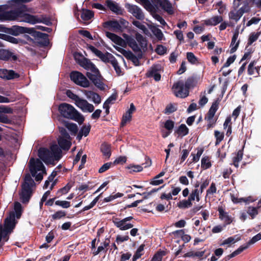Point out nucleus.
<instances>
[{
	"label": "nucleus",
	"mask_w": 261,
	"mask_h": 261,
	"mask_svg": "<svg viewBox=\"0 0 261 261\" xmlns=\"http://www.w3.org/2000/svg\"><path fill=\"white\" fill-rule=\"evenodd\" d=\"M32 0H10L7 4L0 5V20H17L32 24L42 22V19L22 12L27 9L24 4Z\"/></svg>",
	"instance_id": "nucleus-1"
},
{
	"label": "nucleus",
	"mask_w": 261,
	"mask_h": 261,
	"mask_svg": "<svg viewBox=\"0 0 261 261\" xmlns=\"http://www.w3.org/2000/svg\"><path fill=\"white\" fill-rule=\"evenodd\" d=\"M81 58V60H78V62L82 67L90 71L87 72V77L97 88L101 90H105L107 86L103 83V79L100 74L98 69L89 60L83 57Z\"/></svg>",
	"instance_id": "nucleus-2"
},
{
	"label": "nucleus",
	"mask_w": 261,
	"mask_h": 261,
	"mask_svg": "<svg viewBox=\"0 0 261 261\" xmlns=\"http://www.w3.org/2000/svg\"><path fill=\"white\" fill-rule=\"evenodd\" d=\"M39 158L46 164H54L55 161H59L62 157L61 150L56 144L50 146V149L40 148L38 150Z\"/></svg>",
	"instance_id": "nucleus-3"
},
{
	"label": "nucleus",
	"mask_w": 261,
	"mask_h": 261,
	"mask_svg": "<svg viewBox=\"0 0 261 261\" xmlns=\"http://www.w3.org/2000/svg\"><path fill=\"white\" fill-rule=\"evenodd\" d=\"M61 115L65 118L74 120L79 123H82L84 118L82 114L71 105L63 103L59 107Z\"/></svg>",
	"instance_id": "nucleus-4"
},
{
	"label": "nucleus",
	"mask_w": 261,
	"mask_h": 261,
	"mask_svg": "<svg viewBox=\"0 0 261 261\" xmlns=\"http://www.w3.org/2000/svg\"><path fill=\"white\" fill-rule=\"evenodd\" d=\"M194 82L193 78H189L185 83L182 81L174 83L172 87V91L174 95L179 98H185L189 95L188 89Z\"/></svg>",
	"instance_id": "nucleus-5"
},
{
	"label": "nucleus",
	"mask_w": 261,
	"mask_h": 261,
	"mask_svg": "<svg viewBox=\"0 0 261 261\" xmlns=\"http://www.w3.org/2000/svg\"><path fill=\"white\" fill-rule=\"evenodd\" d=\"M127 41V44L132 49L136 52L144 50L147 47V40L140 34L137 33L136 34L135 38L136 40L133 38L128 36L127 35H123Z\"/></svg>",
	"instance_id": "nucleus-6"
},
{
	"label": "nucleus",
	"mask_w": 261,
	"mask_h": 261,
	"mask_svg": "<svg viewBox=\"0 0 261 261\" xmlns=\"http://www.w3.org/2000/svg\"><path fill=\"white\" fill-rule=\"evenodd\" d=\"M30 170L32 175L37 181L41 180L44 174H46L45 167L39 159L31 158L29 162Z\"/></svg>",
	"instance_id": "nucleus-7"
},
{
	"label": "nucleus",
	"mask_w": 261,
	"mask_h": 261,
	"mask_svg": "<svg viewBox=\"0 0 261 261\" xmlns=\"http://www.w3.org/2000/svg\"><path fill=\"white\" fill-rule=\"evenodd\" d=\"M144 7V8L150 12L153 17L160 22V23L163 26L167 25L164 19L160 15L156 14V7L152 5L149 0H137Z\"/></svg>",
	"instance_id": "nucleus-8"
},
{
	"label": "nucleus",
	"mask_w": 261,
	"mask_h": 261,
	"mask_svg": "<svg viewBox=\"0 0 261 261\" xmlns=\"http://www.w3.org/2000/svg\"><path fill=\"white\" fill-rule=\"evenodd\" d=\"M59 131L61 136L58 139V144L62 149L68 150L71 145V138L65 128L59 127Z\"/></svg>",
	"instance_id": "nucleus-9"
},
{
	"label": "nucleus",
	"mask_w": 261,
	"mask_h": 261,
	"mask_svg": "<svg viewBox=\"0 0 261 261\" xmlns=\"http://www.w3.org/2000/svg\"><path fill=\"white\" fill-rule=\"evenodd\" d=\"M219 105V102L218 100L213 102L205 117V120L207 122V129L213 127L216 123V120L214 118V116L218 109Z\"/></svg>",
	"instance_id": "nucleus-10"
},
{
	"label": "nucleus",
	"mask_w": 261,
	"mask_h": 261,
	"mask_svg": "<svg viewBox=\"0 0 261 261\" xmlns=\"http://www.w3.org/2000/svg\"><path fill=\"white\" fill-rule=\"evenodd\" d=\"M71 80L77 85L84 88L89 87L90 82L82 73L79 71H73L70 74Z\"/></svg>",
	"instance_id": "nucleus-11"
},
{
	"label": "nucleus",
	"mask_w": 261,
	"mask_h": 261,
	"mask_svg": "<svg viewBox=\"0 0 261 261\" xmlns=\"http://www.w3.org/2000/svg\"><path fill=\"white\" fill-rule=\"evenodd\" d=\"M133 219V217L132 216L126 217L123 219L114 218L112 221L114 225L120 230H126L133 227V224L129 222Z\"/></svg>",
	"instance_id": "nucleus-12"
},
{
	"label": "nucleus",
	"mask_w": 261,
	"mask_h": 261,
	"mask_svg": "<svg viewBox=\"0 0 261 261\" xmlns=\"http://www.w3.org/2000/svg\"><path fill=\"white\" fill-rule=\"evenodd\" d=\"M126 8L128 12L139 20H143L145 16L142 10L137 5L127 4Z\"/></svg>",
	"instance_id": "nucleus-13"
},
{
	"label": "nucleus",
	"mask_w": 261,
	"mask_h": 261,
	"mask_svg": "<svg viewBox=\"0 0 261 261\" xmlns=\"http://www.w3.org/2000/svg\"><path fill=\"white\" fill-rule=\"evenodd\" d=\"M162 67L159 64L152 66L148 70L146 75L148 77H153L155 81H159L161 80L160 72Z\"/></svg>",
	"instance_id": "nucleus-14"
},
{
	"label": "nucleus",
	"mask_w": 261,
	"mask_h": 261,
	"mask_svg": "<svg viewBox=\"0 0 261 261\" xmlns=\"http://www.w3.org/2000/svg\"><path fill=\"white\" fill-rule=\"evenodd\" d=\"M75 105L84 112L91 113L94 109L92 104L89 103L86 100L81 98L76 101Z\"/></svg>",
	"instance_id": "nucleus-15"
},
{
	"label": "nucleus",
	"mask_w": 261,
	"mask_h": 261,
	"mask_svg": "<svg viewBox=\"0 0 261 261\" xmlns=\"http://www.w3.org/2000/svg\"><path fill=\"white\" fill-rule=\"evenodd\" d=\"M106 35L114 43L120 46V47H125L126 46L127 44V41L124 40L121 37L117 36V35L111 32H106Z\"/></svg>",
	"instance_id": "nucleus-16"
},
{
	"label": "nucleus",
	"mask_w": 261,
	"mask_h": 261,
	"mask_svg": "<svg viewBox=\"0 0 261 261\" xmlns=\"http://www.w3.org/2000/svg\"><path fill=\"white\" fill-rule=\"evenodd\" d=\"M82 92L87 99L92 100L94 103L98 105L101 102V97L97 93L88 90H83Z\"/></svg>",
	"instance_id": "nucleus-17"
},
{
	"label": "nucleus",
	"mask_w": 261,
	"mask_h": 261,
	"mask_svg": "<svg viewBox=\"0 0 261 261\" xmlns=\"http://www.w3.org/2000/svg\"><path fill=\"white\" fill-rule=\"evenodd\" d=\"M115 48L122 54L125 58L133 61L136 65L139 62L136 56L129 50H126L118 46H114Z\"/></svg>",
	"instance_id": "nucleus-18"
},
{
	"label": "nucleus",
	"mask_w": 261,
	"mask_h": 261,
	"mask_svg": "<svg viewBox=\"0 0 261 261\" xmlns=\"http://www.w3.org/2000/svg\"><path fill=\"white\" fill-rule=\"evenodd\" d=\"M31 188L27 185H22V190L20 194V197L22 202H27L31 195Z\"/></svg>",
	"instance_id": "nucleus-19"
},
{
	"label": "nucleus",
	"mask_w": 261,
	"mask_h": 261,
	"mask_svg": "<svg viewBox=\"0 0 261 261\" xmlns=\"http://www.w3.org/2000/svg\"><path fill=\"white\" fill-rule=\"evenodd\" d=\"M218 211L219 214V218L224 221L226 225L230 224L233 219L226 212L223 208L222 206H219Z\"/></svg>",
	"instance_id": "nucleus-20"
},
{
	"label": "nucleus",
	"mask_w": 261,
	"mask_h": 261,
	"mask_svg": "<svg viewBox=\"0 0 261 261\" xmlns=\"http://www.w3.org/2000/svg\"><path fill=\"white\" fill-rule=\"evenodd\" d=\"M103 27L114 32H121L120 27L118 23L117 20L107 21L103 23Z\"/></svg>",
	"instance_id": "nucleus-21"
},
{
	"label": "nucleus",
	"mask_w": 261,
	"mask_h": 261,
	"mask_svg": "<svg viewBox=\"0 0 261 261\" xmlns=\"http://www.w3.org/2000/svg\"><path fill=\"white\" fill-rule=\"evenodd\" d=\"M18 76V74L13 70H8L5 69H0V77L2 79L11 80Z\"/></svg>",
	"instance_id": "nucleus-22"
},
{
	"label": "nucleus",
	"mask_w": 261,
	"mask_h": 261,
	"mask_svg": "<svg viewBox=\"0 0 261 261\" xmlns=\"http://www.w3.org/2000/svg\"><path fill=\"white\" fill-rule=\"evenodd\" d=\"M11 59L15 61L17 59V57L9 50L0 49V60H9Z\"/></svg>",
	"instance_id": "nucleus-23"
},
{
	"label": "nucleus",
	"mask_w": 261,
	"mask_h": 261,
	"mask_svg": "<svg viewBox=\"0 0 261 261\" xmlns=\"http://www.w3.org/2000/svg\"><path fill=\"white\" fill-rule=\"evenodd\" d=\"M159 3L162 8L168 14H171L173 13L172 5L168 0H160Z\"/></svg>",
	"instance_id": "nucleus-24"
},
{
	"label": "nucleus",
	"mask_w": 261,
	"mask_h": 261,
	"mask_svg": "<svg viewBox=\"0 0 261 261\" xmlns=\"http://www.w3.org/2000/svg\"><path fill=\"white\" fill-rule=\"evenodd\" d=\"M239 36V31H236L234 33L230 44V52L231 53L236 51L239 44V41H237Z\"/></svg>",
	"instance_id": "nucleus-25"
},
{
	"label": "nucleus",
	"mask_w": 261,
	"mask_h": 261,
	"mask_svg": "<svg viewBox=\"0 0 261 261\" xmlns=\"http://www.w3.org/2000/svg\"><path fill=\"white\" fill-rule=\"evenodd\" d=\"M199 187V184H197L195 186V189L193 190L191 193L190 194L189 198L191 201H194L196 200L197 201H199L200 200V195L202 193L201 191H200L197 188Z\"/></svg>",
	"instance_id": "nucleus-26"
},
{
	"label": "nucleus",
	"mask_w": 261,
	"mask_h": 261,
	"mask_svg": "<svg viewBox=\"0 0 261 261\" xmlns=\"http://www.w3.org/2000/svg\"><path fill=\"white\" fill-rule=\"evenodd\" d=\"M223 21V18L221 16H215L205 20V23L208 25H216Z\"/></svg>",
	"instance_id": "nucleus-27"
},
{
	"label": "nucleus",
	"mask_w": 261,
	"mask_h": 261,
	"mask_svg": "<svg viewBox=\"0 0 261 261\" xmlns=\"http://www.w3.org/2000/svg\"><path fill=\"white\" fill-rule=\"evenodd\" d=\"M26 32V28L14 25L10 29L9 33L14 36H18Z\"/></svg>",
	"instance_id": "nucleus-28"
},
{
	"label": "nucleus",
	"mask_w": 261,
	"mask_h": 261,
	"mask_svg": "<svg viewBox=\"0 0 261 261\" xmlns=\"http://www.w3.org/2000/svg\"><path fill=\"white\" fill-rule=\"evenodd\" d=\"M177 206L181 209H186L192 206V201L188 198V199H184L179 201L177 204Z\"/></svg>",
	"instance_id": "nucleus-29"
},
{
	"label": "nucleus",
	"mask_w": 261,
	"mask_h": 261,
	"mask_svg": "<svg viewBox=\"0 0 261 261\" xmlns=\"http://www.w3.org/2000/svg\"><path fill=\"white\" fill-rule=\"evenodd\" d=\"M101 151L103 155L107 158L109 159L111 154V146L108 144L103 143L101 146Z\"/></svg>",
	"instance_id": "nucleus-30"
},
{
	"label": "nucleus",
	"mask_w": 261,
	"mask_h": 261,
	"mask_svg": "<svg viewBox=\"0 0 261 261\" xmlns=\"http://www.w3.org/2000/svg\"><path fill=\"white\" fill-rule=\"evenodd\" d=\"M243 151L241 150H240L238 151V152L234 155V156L232 158V162L233 165L236 167H239V163L242 160L243 158Z\"/></svg>",
	"instance_id": "nucleus-31"
},
{
	"label": "nucleus",
	"mask_w": 261,
	"mask_h": 261,
	"mask_svg": "<svg viewBox=\"0 0 261 261\" xmlns=\"http://www.w3.org/2000/svg\"><path fill=\"white\" fill-rule=\"evenodd\" d=\"M107 5L109 8L114 13L117 14L121 13V10L118 5L112 1H108Z\"/></svg>",
	"instance_id": "nucleus-32"
},
{
	"label": "nucleus",
	"mask_w": 261,
	"mask_h": 261,
	"mask_svg": "<svg viewBox=\"0 0 261 261\" xmlns=\"http://www.w3.org/2000/svg\"><path fill=\"white\" fill-rule=\"evenodd\" d=\"M242 15L239 10H234L230 11L229 13V18L237 21L240 19Z\"/></svg>",
	"instance_id": "nucleus-33"
},
{
	"label": "nucleus",
	"mask_w": 261,
	"mask_h": 261,
	"mask_svg": "<svg viewBox=\"0 0 261 261\" xmlns=\"http://www.w3.org/2000/svg\"><path fill=\"white\" fill-rule=\"evenodd\" d=\"M93 15L94 14L91 11L83 9L81 13V18L83 20L87 21L92 18Z\"/></svg>",
	"instance_id": "nucleus-34"
},
{
	"label": "nucleus",
	"mask_w": 261,
	"mask_h": 261,
	"mask_svg": "<svg viewBox=\"0 0 261 261\" xmlns=\"http://www.w3.org/2000/svg\"><path fill=\"white\" fill-rule=\"evenodd\" d=\"M178 136L183 137L187 135L189 133V129L185 124H181L176 131Z\"/></svg>",
	"instance_id": "nucleus-35"
},
{
	"label": "nucleus",
	"mask_w": 261,
	"mask_h": 261,
	"mask_svg": "<svg viewBox=\"0 0 261 261\" xmlns=\"http://www.w3.org/2000/svg\"><path fill=\"white\" fill-rule=\"evenodd\" d=\"M110 240L109 239H106L105 241L101 244L100 246H99L97 250L93 252V254L94 255H97L100 252L103 251L106 248H107L110 244Z\"/></svg>",
	"instance_id": "nucleus-36"
},
{
	"label": "nucleus",
	"mask_w": 261,
	"mask_h": 261,
	"mask_svg": "<svg viewBox=\"0 0 261 261\" xmlns=\"http://www.w3.org/2000/svg\"><path fill=\"white\" fill-rule=\"evenodd\" d=\"M90 130V125H85L80 130L78 135L77 138L80 140L82 137L84 136L86 137L89 133Z\"/></svg>",
	"instance_id": "nucleus-37"
},
{
	"label": "nucleus",
	"mask_w": 261,
	"mask_h": 261,
	"mask_svg": "<svg viewBox=\"0 0 261 261\" xmlns=\"http://www.w3.org/2000/svg\"><path fill=\"white\" fill-rule=\"evenodd\" d=\"M126 168L129 170L130 173L141 172L143 170V167L139 165L130 164Z\"/></svg>",
	"instance_id": "nucleus-38"
},
{
	"label": "nucleus",
	"mask_w": 261,
	"mask_h": 261,
	"mask_svg": "<svg viewBox=\"0 0 261 261\" xmlns=\"http://www.w3.org/2000/svg\"><path fill=\"white\" fill-rule=\"evenodd\" d=\"M111 61V64L114 67L117 74L119 76L123 74L122 70L120 66L119 65V64L115 58L113 60Z\"/></svg>",
	"instance_id": "nucleus-39"
},
{
	"label": "nucleus",
	"mask_w": 261,
	"mask_h": 261,
	"mask_svg": "<svg viewBox=\"0 0 261 261\" xmlns=\"http://www.w3.org/2000/svg\"><path fill=\"white\" fill-rule=\"evenodd\" d=\"M151 31L159 40H162L164 38V34L162 31L158 28L153 27L151 29Z\"/></svg>",
	"instance_id": "nucleus-40"
},
{
	"label": "nucleus",
	"mask_w": 261,
	"mask_h": 261,
	"mask_svg": "<svg viewBox=\"0 0 261 261\" xmlns=\"http://www.w3.org/2000/svg\"><path fill=\"white\" fill-rule=\"evenodd\" d=\"M258 209L259 207H255L250 206L248 208L247 213L249 216H251L252 219H254L255 217V216L258 214Z\"/></svg>",
	"instance_id": "nucleus-41"
},
{
	"label": "nucleus",
	"mask_w": 261,
	"mask_h": 261,
	"mask_svg": "<svg viewBox=\"0 0 261 261\" xmlns=\"http://www.w3.org/2000/svg\"><path fill=\"white\" fill-rule=\"evenodd\" d=\"M260 33V32H257V33H252L249 37L248 41V45H251L254 42L256 41L257 39L258 38Z\"/></svg>",
	"instance_id": "nucleus-42"
},
{
	"label": "nucleus",
	"mask_w": 261,
	"mask_h": 261,
	"mask_svg": "<svg viewBox=\"0 0 261 261\" xmlns=\"http://www.w3.org/2000/svg\"><path fill=\"white\" fill-rule=\"evenodd\" d=\"M212 166L211 162L208 157H203L201 160V168L207 169Z\"/></svg>",
	"instance_id": "nucleus-43"
},
{
	"label": "nucleus",
	"mask_w": 261,
	"mask_h": 261,
	"mask_svg": "<svg viewBox=\"0 0 261 261\" xmlns=\"http://www.w3.org/2000/svg\"><path fill=\"white\" fill-rule=\"evenodd\" d=\"M132 23L135 27L141 30L144 33L146 34V33L148 32V30L146 27L141 22L138 20H134Z\"/></svg>",
	"instance_id": "nucleus-44"
},
{
	"label": "nucleus",
	"mask_w": 261,
	"mask_h": 261,
	"mask_svg": "<svg viewBox=\"0 0 261 261\" xmlns=\"http://www.w3.org/2000/svg\"><path fill=\"white\" fill-rule=\"evenodd\" d=\"M255 64V62L254 61H253L249 64L248 69L249 74L253 75L258 73V69L256 67H254Z\"/></svg>",
	"instance_id": "nucleus-45"
},
{
	"label": "nucleus",
	"mask_w": 261,
	"mask_h": 261,
	"mask_svg": "<svg viewBox=\"0 0 261 261\" xmlns=\"http://www.w3.org/2000/svg\"><path fill=\"white\" fill-rule=\"evenodd\" d=\"M65 126L69 131L72 133L75 134L77 131V126L75 124L66 122L65 123Z\"/></svg>",
	"instance_id": "nucleus-46"
},
{
	"label": "nucleus",
	"mask_w": 261,
	"mask_h": 261,
	"mask_svg": "<svg viewBox=\"0 0 261 261\" xmlns=\"http://www.w3.org/2000/svg\"><path fill=\"white\" fill-rule=\"evenodd\" d=\"M215 137L216 138V145L219 144L224 139V134L218 130H215L214 132Z\"/></svg>",
	"instance_id": "nucleus-47"
},
{
	"label": "nucleus",
	"mask_w": 261,
	"mask_h": 261,
	"mask_svg": "<svg viewBox=\"0 0 261 261\" xmlns=\"http://www.w3.org/2000/svg\"><path fill=\"white\" fill-rule=\"evenodd\" d=\"M165 255V252L164 251H158L153 256L151 261H161L163 257Z\"/></svg>",
	"instance_id": "nucleus-48"
},
{
	"label": "nucleus",
	"mask_w": 261,
	"mask_h": 261,
	"mask_svg": "<svg viewBox=\"0 0 261 261\" xmlns=\"http://www.w3.org/2000/svg\"><path fill=\"white\" fill-rule=\"evenodd\" d=\"M114 58L115 57L112 54L110 53H106L102 55L100 59L106 63H110L111 64V61L113 60Z\"/></svg>",
	"instance_id": "nucleus-49"
},
{
	"label": "nucleus",
	"mask_w": 261,
	"mask_h": 261,
	"mask_svg": "<svg viewBox=\"0 0 261 261\" xmlns=\"http://www.w3.org/2000/svg\"><path fill=\"white\" fill-rule=\"evenodd\" d=\"M251 7L249 5V3L247 1L244 2L243 5L239 10L241 12L242 14L243 15L245 13H247L250 11Z\"/></svg>",
	"instance_id": "nucleus-50"
},
{
	"label": "nucleus",
	"mask_w": 261,
	"mask_h": 261,
	"mask_svg": "<svg viewBox=\"0 0 261 261\" xmlns=\"http://www.w3.org/2000/svg\"><path fill=\"white\" fill-rule=\"evenodd\" d=\"M248 248V245L240 246L237 250L233 252L229 256V258H232L241 253L243 250Z\"/></svg>",
	"instance_id": "nucleus-51"
},
{
	"label": "nucleus",
	"mask_w": 261,
	"mask_h": 261,
	"mask_svg": "<svg viewBox=\"0 0 261 261\" xmlns=\"http://www.w3.org/2000/svg\"><path fill=\"white\" fill-rule=\"evenodd\" d=\"M66 95L70 99L74 101L75 104L80 98L77 95L73 93L71 90H68L66 92Z\"/></svg>",
	"instance_id": "nucleus-52"
},
{
	"label": "nucleus",
	"mask_w": 261,
	"mask_h": 261,
	"mask_svg": "<svg viewBox=\"0 0 261 261\" xmlns=\"http://www.w3.org/2000/svg\"><path fill=\"white\" fill-rule=\"evenodd\" d=\"M174 126V122L172 120H168L164 123V127L169 132H172Z\"/></svg>",
	"instance_id": "nucleus-53"
},
{
	"label": "nucleus",
	"mask_w": 261,
	"mask_h": 261,
	"mask_svg": "<svg viewBox=\"0 0 261 261\" xmlns=\"http://www.w3.org/2000/svg\"><path fill=\"white\" fill-rule=\"evenodd\" d=\"M132 115L126 112L123 115L121 121V125H125L127 122L131 120Z\"/></svg>",
	"instance_id": "nucleus-54"
},
{
	"label": "nucleus",
	"mask_w": 261,
	"mask_h": 261,
	"mask_svg": "<svg viewBox=\"0 0 261 261\" xmlns=\"http://www.w3.org/2000/svg\"><path fill=\"white\" fill-rule=\"evenodd\" d=\"M3 39L14 44H17L19 42L18 39L9 35H3Z\"/></svg>",
	"instance_id": "nucleus-55"
},
{
	"label": "nucleus",
	"mask_w": 261,
	"mask_h": 261,
	"mask_svg": "<svg viewBox=\"0 0 261 261\" xmlns=\"http://www.w3.org/2000/svg\"><path fill=\"white\" fill-rule=\"evenodd\" d=\"M55 204L57 205L61 206L63 208H67L70 206V203L67 201H61L57 200L55 202Z\"/></svg>",
	"instance_id": "nucleus-56"
},
{
	"label": "nucleus",
	"mask_w": 261,
	"mask_h": 261,
	"mask_svg": "<svg viewBox=\"0 0 261 261\" xmlns=\"http://www.w3.org/2000/svg\"><path fill=\"white\" fill-rule=\"evenodd\" d=\"M187 58L189 62L192 64H195L197 62V59L195 55L191 52L187 53Z\"/></svg>",
	"instance_id": "nucleus-57"
},
{
	"label": "nucleus",
	"mask_w": 261,
	"mask_h": 261,
	"mask_svg": "<svg viewBox=\"0 0 261 261\" xmlns=\"http://www.w3.org/2000/svg\"><path fill=\"white\" fill-rule=\"evenodd\" d=\"M176 109L177 108L175 105L170 104L166 107L165 110V113L167 114H171L175 112Z\"/></svg>",
	"instance_id": "nucleus-58"
},
{
	"label": "nucleus",
	"mask_w": 261,
	"mask_h": 261,
	"mask_svg": "<svg viewBox=\"0 0 261 261\" xmlns=\"http://www.w3.org/2000/svg\"><path fill=\"white\" fill-rule=\"evenodd\" d=\"M117 22L120 27L121 32H122L123 29L126 28L128 24V22L123 18H121L119 20H117Z\"/></svg>",
	"instance_id": "nucleus-59"
},
{
	"label": "nucleus",
	"mask_w": 261,
	"mask_h": 261,
	"mask_svg": "<svg viewBox=\"0 0 261 261\" xmlns=\"http://www.w3.org/2000/svg\"><path fill=\"white\" fill-rule=\"evenodd\" d=\"M89 49L94 53L96 56L99 57L100 59L101 58L102 55L104 54L101 51L99 50L95 47L93 46H90L88 47Z\"/></svg>",
	"instance_id": "nucleus-60"
},
{
	"label": "nucleus",
	"mask_w": 261,
	"mask_h": 261,
	"mask_svg": "<svg viewBox=\"0 0 261 261\" xmlns=\"http://www.w3.org/2000/svg\"><path fill=\"white\" fill-rule=\"evenodd\" d=\"M89 49L94 53L96 56L99 57L100 59L101 58L102 55L104 54L101 51L99 50L95 47L93 46H90L88 47Z\"/></svg>",
	"instance_id": "nucleus-61"
},
{
	"label": "nucleus",
	"mask_w": 261,
	"mask_h": 261,
	"mask_svg": "<svg viewBox=\"0 0 261 261\" xmlns=\"http://www.w3.org/2000/svg\"><path fill=\"white\" fill-rule=\"evenodd\" d=\"M203 153L202 149H198L196 154L192 153L191 155L193 156L192 162H197L199 160V159Z\"/></svg>",
	"instance_id": "nucleus-62"
},
{
	"label": "nucleus",
	"mask_w": 261,
	"mask_h": 261,
	"mask_svg": "<svg viewBox=\"0 0 261 261\" xmlns=\"http://www.w3.org/2000/svg\"><path fill=\"white\" fill-rule=\"evenodd\" d=\"M260 240H261V234L260 233H258L256 235H255V236H254L247 243V244L246 245H248V247H249L250 245L254 244L255 243H256V242H257L258 241H259Z\"/></svg>",
	"instance_id": "nucleus-63"
},
{
	"label": "nucleus",
	"mask_w": 261,
	"mask_h": 261,
	"mask_svg": "<svg viewBox=\"0 0 261 261\" xmlns=\"http://www.w3.org/2000/svg\"><path fill=\"white\" fill-rule=\"evenodd\" d=\"M65 215L66 213L64 211H59L52 215V218L54 219H59L62 217H65Z\"/></svg>",
	"instance_id": "nucleus-64"
}]
</instances>
